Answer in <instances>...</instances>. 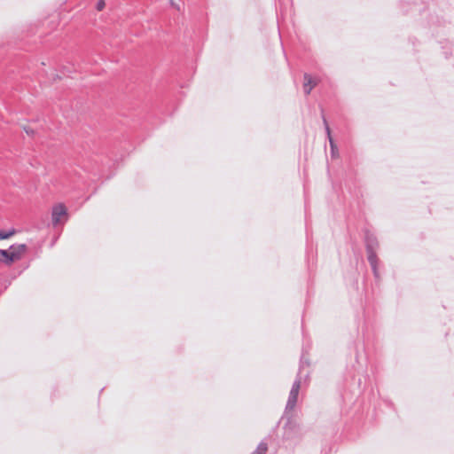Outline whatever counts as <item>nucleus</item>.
Wrapping results in <instances>:
<instances>
[{
	"label": "nucleus",
	"instance_id": "8",
	"mask_svg": "<svg viewBox=\"0 0 454 454\" xmlns=\"http://www.w3.org/2000/svg\"><path fill=\"white\" fill-rule=\"evenodd\" d=\"M268 450V446H267V443L265 442H261L256 450L254 451H253L251 454H266Z\"/></svg>",
	"mask_w": 454,
	"mask_h": 454
},
{
	"label": "nucleus",
	"instance_id": "17",
	"mask_svg": "<svg viewBox=\"0 0 454 454\" xmlns=\"http://www.w3.org/2000/svg\"><path fill=\"white\" fill-rule=\"evenodd\" d=\"M171 5L176 7L173 1H171Z\"/></svg>",
	"mask_w": 454,
	"mask_h": 454
},
{
	"label": "nucleus",
	"instance_id": "16",
	"mask_svg": "<svg viewBox=\"0 0 454 454\" xmlns=\"http://www.w3.org/2000/svg\"><path fill=\"white\" fill-rule=\"evenodd\" d=\"M312 88H313V87H309V88L305 87V91H304V92H305V94H306V95H309V94L310 93V91H311V89H312Z\"/></svg>",
	"mask_w": 454,
	"mask_h": 454
},
{
	"label": "nucleus",
	"instance_id": "14",
	"mask_svg": "<svg viewBox=\"0 0 454 454\" xmlns=\"http://www.w3.org/2000/svg\"><path fill=\"white\" fill-rule=\"evenodd\" d=\"M23 129L27 135L31 136L34 134V130L29 127H24Z\"/></svg>",
	"mask_w": 454,
	"mask_h": 454
},
{
	"label": "nucleus",
	"instance_id": "15",
	"mask_svg": "<svg viewBox=\"0 0 454 454\" xmlns=\"http://www.w3.org/2000/svg\"><path fill=\"white\" fill-rule=\"evenodd\" d=\"M328 137V140H329V144H330V147H334L336 146L333 137H332V135L330 134V137Z\"/></svg>",
	"mask_w": 454,
	"mask_h": 454
},
{
	"label": "nucleus",
	"instance_id": "6",
	"mask_svg": "<svg viewBox=\"0 0 454 454\" xmlns=\"http://www.w3.org/2000/svg\"><path fill=\"white\" fill-rule=\"evenodd\" d=\"M367 253V259L371 265V267H374V265H378L379 259L377 257L376 250L372 251H366Z\"/></svg>",
	"mask_w": 454,
	"mask_h": 454
},
{
	"label": "nucleus",
	"instance_id": "12",
	"mask_svg": "<svg viewBox=\"0 0 454 454\" xmlns=\"http://www.w3.org/2000/svg\"><path fill=\"white\" fill-rule=\"evenodd\" d=\"M331 155L333 158L339 157V151H338L337 145L334 147H331Z\"/></svg>",
	"mask_w": 454,
	"mask_h": 454
},
{
	"label": "nucleus",
	"instance_id": "7",
	"mask_svg": "<svg viewBox=\"0 0 454 454\" xmlns=\"http://www.w3.org/2000/svg\"><path fill=\"white\" fill-rule=\"evenodd\" d=\"M16 233L15 229H11L9 231L0 230V239H7L12 237Z\"/></svg>",
	"mask_w": 454,
	"mask_h": 454
},
{
	"label": "nucleus",
	"instance_id": "5",
	"mask_svg": "<svg viewBox=\"0 0 454 454\" xmlns=\"http://www.w3.org/2000/svg\"><path fill=\"white\" fill-rule=\"evenodd\" d=\"M27 249V247L25 244L12 245L9 247L10 252H12L13 254H17L18 260L21 258V256L26 253Z\"/></svg>",
	"mask_w": 454,
	"mask_h": 454
},
{
	"label": "nucleus",
	"instance_id": "2",
	"mask_svg": "<svg viewBox=\"0 0 454 454\" xmlns=\"http://www.w3.org/2000/svg\"><path fill=\"white\" fill-rule=\"evenodd\" d=\"M67 208L63 204H58L52 208V224L56 226L59 223H61L62 217H67Z\"/></svg>",
	"mask_w": 454,
	"mask_h": 454
},
{
	"label": "nucleus",
	"instance_id": "13",
	"mask_svg": "<svg viewBox=\"0 0 454 454\" xmlns=\"http://www.w3.org/2000/svg\"><path fill=\"white\" fill-rule=\"evenodd\" d=\"M372 270L375 278H380V272L378 270V265H374V267H372Z\"/></svg>",
	"mask_w": 454,
	"mask_h": 454
},
{
	"label": "nucleus",
	"instance_id": "10",
	"mask_svg": "<svg viewBox=\"0 0 454 454\" xmlns=\"http://www.w3.org/2000/svg\"><path fill=\"white\" fill-rule=\"evenodd\" d=\"M323 122H324V126H325V129L326 135H327V137H330L331 129H330V127H329L328 122H327V121H326L325 116H323Z\"/></svg>",
	"mask_w": 454,
	"mask_h": 454
},
{
	"label": "nucleus",
	"instance_id": "3",
	"mask_svg": "<svg viewBox=\"0 0 454 454\" xmlns=\"http://www.w3.org/2000/svg\"><path fill=\"white\" fill-rule=\"evenodd\" d=\"M0 261L8 265L18 260L17 254H13L9 249H0Z\"/></svg>",
	"mask_w": 454,
	"mask_h": 454
},
{
	"label": "nucleus",
	"instance_id": "4",
	"mask_svg": "<svg viewBox=\"0 0 454 454\" xmlns=\"http://www.w3.org/2000/svg\"><path fill=\"white\" fill-rule=\"evenodd\" d=\"M365 246L366 251L376 250L379 246L377 238L373 234L367 232L365 234Z\"/></svg>",
	"mask_w": 454,
	"mask_h": 454
},
{
	"label": "nucleus",
	"instance_id": "11",
	"mask_svg": "<svg viewBox=\"0 0 454 454\" xmlns=\"http://www.w3.org/2000/svg\"><path fill=\"white\" fill-rule=\"evenodd\" d=\"M106 6V3H105V0H98L97 5H96V9L98 11H102Z\"/></svg>",
	"mask_w": 454,
	"mask_h": 454
},
{
	"label": "nucleus",
	"instance_id": "9",
	"mask_svg": "<svg viewBox=\"0 0 454 454\" xmlns=\"http://www.w3.org/2000/svg\"><path fill=\"white\" fill-rule=\"evenodd\" d=\"M305 82L303 85H317V82L313 81L312 77L309 74L304 75Z\"/></svg>",
	"mask_w": 454,
	"mask_h": 454
},
{
	"label": "nucleus",
	"instance_id": "1",
	"mask_svg": "<svg viewBox=\"0 0 454 454\" xmlns=\"http://www.w3.org/2000/svg\"><path fill=\"white\" fill-rule=\"evenodd\" d=\"M301 388V380H296L290 390L288 400L286 406V413L292 411L297 403L298 395Z\"/></svg>",
	"mask_w": 454,
	"mask_h": 454
}]
</instances>
